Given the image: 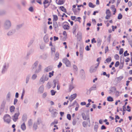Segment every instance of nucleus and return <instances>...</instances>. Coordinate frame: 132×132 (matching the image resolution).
<instances>
[{
    "instance_id": "obj_18",
    "label": "nucleus",
    "mask_w": 132,
    "mask_h": 132,
    "mask_svg": "<svg viewBox=\"0 0 132 132\" xmlns=\"http://www.w3.org/2000/svg\"><path fill=\"white\" fill-rule=\"evenodd\" d=\"M38 61H36L35 62L34 64L32 65V69H34L36 68V66L38 65Z\"/></svg>"
},
{
    "instance_id": "obj_27",
    "label": "nucleus",
    "mask_w": 132,
    "mask_h": 132,
    "mask_svg": "<svg viewBox=\"0 0 132 132\" xmlns=\"http://www.w3.org/2000/svg\"><path fill=\"white\" fill-rule=\"evenodd\" d=\"M59 57V54L58 53H56L55 54V59L56 60H57Z\"/></svg>"
},
{
    "instance_id": "obj_9",
    "label": "nucleus",
    "mask_w": 132,
    "mask_h": 132,
    "mask_svg": "<svg viewBox=\"0 0 132 132\" xmlns=\"http://www.w3.org/2000/svg\"><path fill=\"white\" fill-rule=\"evenodd\" d=\"M82 124L83 126L84 127H87L88 126H90V125H88L87 122L86 121H83L82 123Z\"/></svg>"
},
{
    "instance_id": "obj_50",
    "label": "nucleus",
    "mask_w": 132,
    "mask_h": 132,
    "mask_svg": "<svg viewBox=\"0 0 132 132\" xmlns=\"http://www.w3.org/2000/svg\"><path fill=\"white\" fill-rule=\"evenodd\" d=\"M96 41L95 40V38H93L92 40V43H96Z\"/></svg>"
},
{
    "instance_id": "obj_34",
    "label": "nucleus",
    "mask_w": 132,
    "mask_h": 132,
    "mask_svg": "<svg viewBox=\"0 0 132 132\" xmlns=\"http://www.w3.org/2000/svg\"><path fill=\"white\" fill-rule=\"evenodd\" d=\"M32 120L31 119L29 120L28 122V125L29 126L32 125Z\"/></svg>"
},
{
    "instance_id": "obj_43",
    "label": "nucleus",
    "mask_w": 132,
    "mask_h": 132,
    "mask_svg": "<svg viewBox=\"0 0 132 132\" xmlns=\"http://www.w3.org/2000/svg\"><path fill=\"white\" fill-rule=\"evenodd\" d=\"M106 14H111V12L108 9L106 10Z\"/></svg>"
},
{
    "instance_id": "obj_58",
    "label": "nucleus",
    "mask_w": 132,
    "mask_h": 132,
    "mask_svg": "<svg viewBox=\"0 0 132 132\" xmlns=\"http://www.w3.org/2000/svg\"><path fill=\"white\" fill-rule=\"evenodd\" d=\"M77 122V121L76 120H73L72 122V123L73 125H75Z\"/></svg>"
},
{
    "instance_id": "obj_29",
    "label": "nucleus",
    "mask_w": 132,
    "mask_h": 132,
    "mask_svg": "<svg viewBox=\"0 0 132 132\" xmlns=\"http://www.w3.org/2000/svg\"><path fill=\"white\" fill-rule=\"evenodd\" d=\"M98 126L97 125H95L94 126V130L96 131H97V129L98 128Z\"/></svg>"
},
{
    "instance_id": "obj_11",
    "label": "nucleus",
    "mask_w": 132,
    "mask_h": 132,
    "mask_svg": "<svg viewBox=\"0 0 132 132\" xmlns=\"http://www.w3.org/2000/svg\"><path fill=\"white\" fill-rule=\"evenodd\" d=\"M74 88V86L73 84L71 83L69 85V92H70L71 90Z\"/></svg>"
},
{
    "instance_id": "obj_3",
    "label": "nucleus",
    "mask_w": 132,
    "mask_h": 132,
    "mask_svg": "<svg viewBox=\"0 0 132 132\" xmlns=\"http://www.w3.org/2000/svg\"><path fill=\"white\" fill-rule=\"evenodd\" d=\"M63 62L65 63L67 67H69L71 65V63L69 60L66 58H65L63 59Z\"/></svg>"
},
{
    "instance_id": "obj_42",
    "label": "nucleus",
    "mask_w": 132,
    "mask_h": 132,
    "mask_svg": "<svg viewBox=\"0 0 132 132\" xmlns=\"http://www.w3.org/2000/svg\"><path fill=\"white\" fill-rule=\"evenodd\" d=\"M123 66V63H121L119 67V68L120 69H122Z\"/></svg>"
},
{
    "instance_id": "obj_37",
    "label": "nucleus",
    "mask_w": 132,
    "mask_h": 132,
    "mask_svg": "<svg viewBox=\"0 0 132 132\" xmlns=\"http://www.w3.org/2000/svg\"><path fill=\"white\" fill-rule=\"evenodd\" d=\"M97 42L98 44H101L102 42L101 39L99 38H98L97 39Z\"/></svg>"
},
{
    "instance_id": "obj_30",
    "label": "nucleus",
    "mask_w": 132,
    "mask_h": 132,
    "mask_svg": "<svg viewBox=\"0 0 132 132\" xmlns=\"http://www.w3.org/2000/svg\"><path fill=\"white\" fill-rule=\"evenodd\" d=\"M51 92L52 95H54L56 92V91H55L54 90H51Z\"/></svg>"
},
{
    "instance_id": "obj_26",
    "label": "nucleus",
    "mask_w": 132,
    "mask_h": 132,
    "mask_svg": "<svg viewBox=\"0 0 132 132\" xmlns=\"http://www.w3.org/2000/svg\"><path fill=\"white\" fill-rule=\"evenodd\" d=\"M54 73V71H52L51 72H49V77L50 78H51L52 76H53Z\"/></svg>"
},
{
    "instance_id": "obj_17",
    "label": "nucleus",
    "mask_w": 132,
    "mask_h": 132,
    "mask_svg": "<svg viewBox=\"0 0 132 132\" xmlns=\"http://www.w3.org/2000/svg\"><path fill=\"white\" fill-rule=\"evenodd\" d=\"M15 110V107L13 106H11L10 108V110L11 112H13Z\"/></svg>"
},
{
    "instance_id": "obj_5",
    "label": "nucleus",
    "mask_w": 132,
    "mask_h": 132,
    "mask_svg": "<svg viewBox=\"0 0 132 132\" xmlns=\"http://www.w3.org/2000/svg\"><path fill=\"white\" fill-rule=\"evenodd\" d=\"M20 115L19 112L15 113L14 116L12 117V118L14 121L15 122L18 119V116Z\"/></svg>"
},
{
    "instance_id": "obj_23",
    "label": "nucleus",
    "mask_w": 132,
    "mask_h": 132,
    "mask_svg": "<svg viewBox=\"0 0 132 132\" xmlns=\"http://www.w3.org/2000/svg\"><path fill=\"white\" fill-rule=\"evenodd\" d=\"M117 132H123L121 129L120 127H118L116 129Z\"/></svg>"
},
{
    "instance_id": "obj_53",
    "label": "nucleus",
    "mask_w": 132,
    "mask_h": 132,
    "mask_svg": "<svg viewBox=\"0 0 132 132\" xmlns=\"http://www.w3.org/2000/svg\"><path fill=\"white\" fill-rule=\"evenodd\" d=\"M123 49L122 48L120 49L119 52V54H121L123 53Z\"/></svg>"
},
{
    "instance_id": "obj_14",
    "label": "nucleus",
    "mask_w": 132,
    "mask_h": 132,
    "mask_svg": "<svg viewBox=\"0 0 132 132\" xmlns=\"http://www.w3.org/2000/svg\"><path fill=\"white\" fill-rule=\"evenodd\" d=\"M101 60V58H100V57L98 58L97 59V61H98V62L95 65V68H97L98 67V65L100 63V60Z\"/></svg>"
},
{
    "instance_id": "obj_8",
    "label": "nucleus",
    "mask_w": 132,
    "mask_h": 132,
    "mask_svg": "<svg viewBox=\"0 0 132 132\" xmlns=\"http://www.w3.org/2000/svg\"><path fill=\"white\" fill-rule=\"evenodd\" d=\"M111 9L112 10V11L114 12L113 14V15H115L116 13L117 12L116 9L115 8V6L114 5H112L111 7Z\"/></svg>"
},
{
    "instance_id": "obj_28",
    "label": "nucleus",
    "mask_w": 132,
    "mask_h": 132,
    "mask_svg": "<svg viewBox=\"0 0 132 132\" xmlns=\"http://www.w3.org/2000/svg\"><path fill=\"white\" fill-rule=\"evenodd\" d=\"M111 57H109V58H107L105 61L106 62L108 63L111 62Z\"/></svg>"
},
{
    "instance_id": "obj_39",
    "label": "nucleus",
    "mask_w": 132,
    "mask_h": 132,
    "mask_svg": "<svg viewBox=\"0 0 132 132\" xmlns=\"http://www.w3.org/2000/svg\"><path fill=\"white\" fill-rule=\"evenodd\" d=\"M76 5H73L72 6L73 8L72 9V10L74 13L76 12V10L75 9H74L76 7Z\"/></svg>"
},
{
    "instance_id": "obj_52",
    "label": "nucleus",
    "mask_w": 132,
    "mask_h": 132,
    "mask_svg": "<svg viewBox=\"0 0 132 132\" xmlns=\"http://www.w3.org/2000/svg\"><path fill=\"white\" fill-rule=\"evenodd\" d=\"M53 27L54 28L56 29L58 27V26L57 25V23H56V24H53Z\"/></svg>"
},
{
    "instance_id": "obj_31",
    "label": "nucleus",
    "mask_w": 132,
    "mask_h": 132,
    "mask_svg": "<svg viewBox=\"0 0 132 132\" xmlns=\"http://www.w3.org/2000/svg\"><path fill=\"white\" fill-rule=\"evenodd\" d=\"M123 78V77L122 76H120L118 77H117V79L118 81H120Z\"/></svg>"
},
{
    "instance_id": "obj_13",
    "label": "nucleus",
    "mask_w": 132,
    "mask_h": 132,
    "mask_svg": "<svg viewBox=\"0 0 132 132\" xmlns=\"http://www.w3.org/2000/svg\"><path fill=\"white\" fill-rule=\"evenodd\" d=\"M21 128L23 130H25L26 128V127L24 123H23L21 126Z\"/></svg>"
},
{
    "instance_id": "obj_19",
    "label": "nucleus",
    "mask_w": 132,
    "mask_h": 132,
    "mask_svg": "<svg viewBox=\"0 0 132 132\" xmlns=\"http://www.w3.org/2000/svg\"><path fill=\"white\" fill-rule=\"evenodd\" d=\"M5 24L7 28L11 26V23L9 21H6L5 23Z\"/></svg>"
},
{
    "instance_id": "obj_7",
    "label": "nucleus",
    "mask_w": 132,
    "mask_h": 132,
    "mask_svg": "<svg viewBox=\"0 0 132 132\" xmlns=\"http://www.w3.org/2000/svg\"><path fill=\"white\" fill-rule=\"evenodd\" d=\"M77 96V94H74L71 95L70 97L69 98V99L70 101H71L73 99H75Z\"/></svg>"
},
{
    "instance_id": "obj_22",
    "label": "nucleus",
    "mask_w": 132,
    "mask_h": 132,
    "mask_svg": "<svg viewBox=\"0 0 132 132\" xmlns=\"http://www.w3.org/2000/svg\"><path fill=\"white\" fill-rule=\"evenodd\" d=\"M41 68H42L41 65H39V66H38V69H37L36 70L35 72L36 73H37V72H40L41 70Z\"/></svg>"
},
{
    "instance_id": "obj_38",
    "label": "nucleus",
    "mask_w": 132,
    "mask_h": 132,
    "mask_svg": "<svg viewBox=\"0 0 132 132\" xmlns=\"http://www.w3.org/2000/svg\"><path fill=\"white\" fill-rule=\"evenodd\" d=\"M111 16V14H106L105 17V19H110Z\"/></svg>"
},
{
    "instance_id": "obj_61",
    "label": "nucleus",
    "mask_w": 132,
    "mask_h": 132,
    "mask_svg": "<svg viewBox=\"0 0 132 132\" xmlns=\"http://www.w3.org/2000/svg\"><path fill=\"white\" fill-rule=\"evenodd\" d=\"M78 20L77 21H78L80 23L81 22V18L80 17H78L77 18Z\"/></svg>"
},
{
    "instance_id": "obj_59",
    "label": "nucleus",
    "mask_w": 132,
    "mask_h": 132,
    "mask_svg": "<svg viewBox=\"0 0 132 132\" xmlns=\"http://www.w3.org/2000/svg\"><path fill=\"white\" fill-rule=\"evenodd\" d=\"M120 119V117L118 115H116L115 116V119Z\"/></svg>"
},
{
    "instance_id": "obj_60",
    "label": "nucleus",
    "mask_w": 132,
    "mask_h": 132,
    "mask_svg": "<svg viewBox=\"0 0 132 132\" xmlns=\"http://www.w3.org/2000/svg\"><path fill=\"white\" fill-rule=\"evenodd\" d=\"M59 39V38L57 37H56L54 36V40L55 41L56 40H58Z\"/></svg>"
},
{
    "instance_id": "obj_54",
    "label": "nucleus",
    "mask_w": 132,
    "mask_h": 132,
    "mask_svg": "<svg viewBox=\"0 0 132 132\" xmlns=\"http://www.w3.org/2000/svg\"><path fill=\"white\" fill-rule=\"evenodd\" d=\"M128 6L129 7H131V5H132V3L130 1H129L128 2Z\"/></svg>"
},
{
    "instance_id": "obj_63",
    "label": "nucleus",
    "mask_w": 132,
    "mask_h": 132,
    "mask_svg": "<svg viewBox=\"0 0 132 132\" xmlns=\"http://www.w3.org/2000/svg\"><path fill=\"white\" fill-rule=\"evenodd\" d=\"M37 2L39 3L40 4H42L41 2V0H37Z\"/></svg>"
},
{
    "instance_id": "obj_15",
    "label": "nucleus",
    "mask_w": 132,
    "mask_h": 132,
    "mask_svg": "<svg viewBox=\"0 0 132 132\" xmlns=\"http://www.w3.org/2000/svg\"><path fill=\"white\" fill-rule=\"evenodd\" d=\"M65 1V0H59L57 3L59 5L62 4L64 3Z\"/></svg>"
},
{
    "instance_id": "obj_48",
    "label": "nucleus",
    "mask_w": 132,
    "mask_h": 132,
    "mask_svg": "<svg viewBox=\"0 0 132 132\" xmlns=\"http://www.w3.org/2000/svg\"><path fill=\"white\" fill-rule=\"evenodd\" d=\"M127 110L129 112H130L131 111L130 108L129 106H127Z\"/></svg>"
},
{
    "instance_id": "obj_1",
    "label": "nucleus",
    "mask_w": 132,
    "mask_h": 132,
    "mask_svg": "<svg viewBox=\"0 0 132 132\" xmlns=\"http://www.w3.org/2000/svg\"><path fill=\"white\" fill-rule=\"evenodd\" d=\"M62 28L65 30H69L70 28V24L67 22H65L62 23Z\"/></svg>"
},
{
    "instance_id": "obj_47",
    "label": "nucleus",
    "mask_w": 132,
    "mask_h": 132,
    "mask_svg": "<svg viewBox=\"0 0 132 132\" xmlns=\"http://www.w3.org/2000/svg\"><path fill=\"white\" fill-rule=\"evenodd\" d=\"M37 76L36 74H34L32 77V78L33 79H35L37 77Z\"/></svg>"
},
{
    "instance_id": "obj_41",
    "label": "nucleus",
    "mask_w": 132,
    "mask_h": 132,
    "mask_svg": "<svg viewBox=\"0 0 132 132\" xmlns=\"http://www.w3.org/2000/svg\"><path fill=\"white\" fill-rule=\"evenodd\" d=\"M124 56H125L129 55V54L128 53H127V51H126L124 53Z\"/></svg>"
},
{
    "instance_id": "obj_56",
    "label": "nucleus",
    "mask_w": 132,
    "mask_h": 132,
    "mask_svg": "<svg viewBox=\"0 0 132 132\" xmlns=\"http://www.w3.org/2000/svg\"><path fill=\"white\" fill-rule=\"evenodd\" d=\"M85 49L87 51H89L90 50V48L88 46H86V47H85Z\"/></svg>"
},
{
    "instance_id": "obj_44",
    "label": "nucleus",
    "mask_w": 132,
    "mask_h": 132,
    "mask_svg": "<svg viewBox=\"0 0 132 132\" xmlns=\"http://www.w3.org/2000/svg\"><path fill=\"white\" fill-rule=\"evenodd\" d=\"M67 118L69 120H71V116L69 114H68L67 115Z\"/></svg>"
},
{
    "instance_id": "obj_46",
    "label": "nucleus",
    "mask_w": 132,
    "mask_h": 132,
    "mask_svg": "<svg viewBox=\"0 0 132 132\" xmlns=\"http://www.w3.org/2000/svg\"><path fill=\"white\" fill-rule=\"evenodd\" d=\"M54 127H55L53 129V130L54 132H55V130L56 129H58V127H57V126L56 125H55L54 126Z\"/></svg>"
},
{
    "instance_id": "obj_10",
    "label": "nucleus",
    "mask_w": 132,
    "mask_h": 132,
    "mask_svg": "<svg viewBox=\"0 0 132 132\" xmlns=\"http://www.w3.org/2000/svg\"><path fill=\"white\" fill-rule=\"evenodd\" d=\"M97 68H95V67H93V66L92 67L90 68V72H94L97 69Z\"/></svg>"
},
{
    "instance_id": "obj_64",
    "label": "nucleus",
    "mask_w": 132,
    "mask_h": 132,
    "mask_svg": "<svg viewBox=\"0 0 132 132\" xmlns=\"http://www.w3.org/2000/svg\"><path fill=\"white\" fill-rule=\"evenodd\" d=\"M63 35H65V36H67V33L66 31H63Z\"/></svg>"
},
{
    "instance_id": "obj_2",
    "label": "nucleus",
    "mask_w": 132,
    "mask_h": 132,
    "mask_svg": "<svg viewBox=\"0 0 132 132\" xmlns=\"http://www.w3.org/2000/svg\"><path fill=\"white\" fill-rule=\"evenodd\" d=\"M11 117L8 114H6L4 117V119L5 121L9 123L11 121Z\"/></svg>"
},
{
    "instance_id": "obj_62",
    "label": "nucleus",
    "mask_w": 132,
    "mask_h": 132,
    "mask_svg": "<svg viewBox=\"0 0 132 132\" xmlns=\"http://www.w3.org/2000/svg\"><path fill=\"white\" fill-rule=\"evenodd\" d=\"M106 128V127L104 125H102L101 127L102 129H105Z\"/></svg>"
},
{
    "instance_id": "obj_20",
    "label": "nucleus",
    "mask_w": 132,
    "mask_h": 132,
    "mask_svg": "<svg viewBox=\"0 0 132 132\" xmlns=\"http://www.w3.org/2000/svg\"><path fill=\"white\" fill-rule=\"evenodd\" d=\"M44 88L43 86H41L39 88V91L40 93H42L44 91Z\"/></svg>"
},
{
    "instance_id": "obj_51",
    "label": "nucleus",
    "mask_w": 132,
    "mask_h": 132,
    "mask_svg": "<svg viewBox=\"0 0 132 132\" xmlns=\"http://www.w3.org/2000/svg\"><path fill=\"white\" fill-rule=\"evenodd\" d=\"M47 95V94L46 93H44L43 95V97L44 98H45Z\"/></svg>"
},
{
    "instance_id": "obj_21",
    "label": "nucleus",
    "mask_w": 132,
    "mask_h": 132,
    "mask_svg": "<svg viewBox=\"0 0 132 132\" xmlns=\"http://www.w3.org/2000/svg\"><path fill=\"white\" fill-rule=\"evenodd\" d=\"M51 70V68L50 67H48L45 69V70L46 72H48L50 71Z\"/></svg>"
},
{
    "instance_id": "obj_12",
    "label": "nucleus",
    "mask_w": 132,
    "mask_h": 132,
    "mask_svg": "<svg viewBox=\"0 0 132 132\" xmlns=\"http://www.w3.org/2000/svg\"><path fill=\"white\" fill-rule=\"evenodd\" d=\"M53 21H56L58 20V17L57 16L55 15H53Z\"/></svg>"
},
{
    "instance_id": "obj_33",
    "label": "nucleus",
    "mask_w": 132,
    "mask_h": 132,
    "mask_svg": "<svg viewBox=\"0 0 132 132\" xmlns=\"http://www.w3.org/2000/svg\"><path fill=\"white\" fill-rule=\"evenodd\" d=\"M122 16L121 13H119L118 15V19H120L122 18Z\"/></svg>"
},
{
    "instance_id": "obj_16",
    "label": "nucleus",
    "mask_w": 132,
    "mask_h": 132,
    "mask_svg": "<svg viewBox=\"0 0 132 132\" xmlns=\"http://www.w3.org/2000/svg\"><path fill=\"white\" fill-rule=\"evenodd\" d=\"M60 9L62 11L65 13H67L66 9L63 6H61L60 7Z\"/></svg>"
},
{
    "instance_id": "obj_40",
    "label": "nucleus",
    "mask_w": 132,
    "mask_h": 132,
    "mask_svg": "<svg viewBox=\"0 0 132 132\" xmlns=\"http://www.w3.org/2000/svg\"><path fill=\"white\" fill-rule=\"evenodd\" d=\"M58 121L56 120H55L54 122L51 123V125H52L54 124H57L58 123Z\"/></svg>"
},
{
    "instance_id": "obj_4",
    "label": "nucleus",
    "mask_w": 132,
    "mask_h": 132,
    "mask_svg": "<svg viewBox=\"0 0 132 132\" xmlns=\"http://www.w3.org/2000/svg\"><path fill=\"white\" fill-rule=\"evenodd\" d=\"M49 111L52 113L53 117H56L57 114V113L55 109H49Z\"/></svg>"
},
{
    "instance_id": "obj_36",
    "label": "nucleus",
    "mask_w": 132,
    "mask_h": 132,
    "mask_svg": "<svg viewBox=\"0 0 132 132\" xmlns=\"http://www.w3.org/2000/svg\"><path fill=\"white\" fill-rule=\"evenodd\" d=\"M120 63L119 61H117L115 64V66L117 67L119 65Z\"/></svg>"
},
{
    "instance_id": "obj_32",
    "label": "nucleus",
    "mask_w": 132,
    "mask_h": 132,
    "mask_svg": "<svg viewBox=\"0 0 132 132\" xmlns=\"http://www.w3.org/2000/svg\"><path fill=\"white\" fill-rule=\"evenodd\" d=\"M112 31H114L115 29H116L117 28V27L116 26H112Z\"/></svg>"
},
{
    "instance_id": "obj_57",
    "label": "nucleus",
    "mask_w": 132,
    "mask_h": 132,
    "mask_svg": "<svg viewBox=\"0 0 132 132\" xmlns=\"http://www.w3.org/2000/svg\"><path fill=\"white\" fill-rule=\"evenodd\" d=\"M71 18L72 20H74L76 18V17L75 16H72L71 17Z\"/></svg>"
},
{
    "instance_id": "obj_25",
    "label": "nucleus",
    "mask_w": 132,
    "mask_h": 132,
    "mask_svg": "<svg viewBox=\"0 0 132 132\" xmlns=\"http://www.w3.org/2000/svg\"><path fill=\"white\" fill-rule=\"evenodd\" d=\"M107 100L109 101L112 102L113 101V100L112 97L109 96L107 98Z\"/></svg>"
},
{
    "instance_id": "obj_24",
    "label": "nucleus",
    "mask_w": 132,
    "mask_h": 132,
    "mask_svg": "<svg viewBox=\"0 0 132 132\" xmlns=\"http://www.w3.org/2000/svg\"><path fill=\"white\" fill-rule=\"evenodd\" d=\"M89 6L91 7L94 8L95 6V5L93 4L91 2H89L88 4Z\"/></svg>"
},
{
    "instance_id": "obj_6",
    "label": "nucleus",
    "mask_w": 132,
    "mask_h": 132,
    "mask_svg": "<svg viewBox=\"0 0 132 132\" xmlns=\"http://www.w3.org/2000/svg\"><path fill=\"white\" fill-rule=\"evenodd\" d=\"M82 118L84 120H86V119L87 120H89V121L90 122V121L89 120V114H88L86 116L84 113H82Z\"/></svg>"
},
{
    "instance_id": "obj_35",
    "label": "nucleus",
    "mask_w": 132,
    "mask_h": 132,
    "mask_svg": "<svg viewBox=\"0 0 132 132\" xmlns=\"http://www.w3.org/2000/svg\"><path fill=\"white\" fill-rule=\"evenodd\" d=\"M48 0H44V1L43 2L44 4L45 7V8L47 7V6L45 7V4H46L48 3Z\"/></svg>"
},
{
    "instance_id": "obj_49",
    "label": "nucleus",
    "mask_w": 132,
    "mask_h": 132,
    "mask_svg": "<svg viewBox=\"0 0 132 132\" xmlns=\"http://www.w3.org/2000/svg\"><path fill=\"white\" fill-rule=\"evenodd\" d=\"M114 57H115V59L117 60L119 59V57L118 55L116 54V55H115Z\"/></svg>"
},
{
    "instance_id": "obj_55",
    "label": "nucleus",
    "mask_w": 132,
    "mask_h": 132,
    "mask_svg": "<svg viewBox=\"0 0 132 132\" xmlns=\"http://www.w3.org/2000/svg\"><path fill=\"white\" fill-rule=\"evenodd\" d=\"M62 63L61 62H60L59 65H58V67L59 68H60L62 66Z\"/></svg>"
},
{
    "instance_id": "obj_45",
    "label": "nucleus",
    "mask_w": 132,
    "mask_h": 132,
    "mask_svg": "<svg viewBox=\"0 0 132 132\" xmlns=\"http://www.w3.org/2000/svg\"><path fill=\"white\" fill-rule=\"evenodd\" d=\"M45 41L46 42H48V39L47 37H45L44 38Z\"/></svg>"
}]
</instances>
